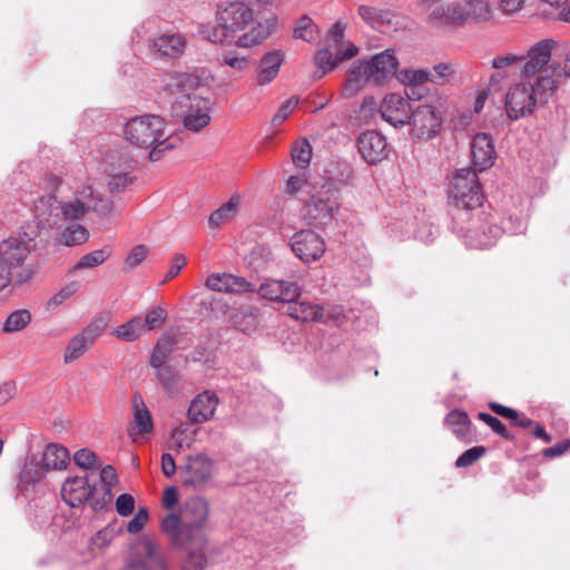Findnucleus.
Returning a JSON list of instances; mask_svg holds the SVG:
<instances>
[{
    "label": "nucleus",
    "instance_id": "f257e3e1",
    "mask_svg": "<svg viewBox=\"0 0 570 570\" xmlns=\"http://www.w3.org/2000/svg\"><path fill=\"white\" fill-rule=\"evenodd\" d=\"M216 27H203L200 35L213 43L232 42L235 35L250 27L248 32L238 36L235 43L249 48L259 45L269 35V27L254 21L253 10L243 2H230L219 9Z\"/></svg>",
    "mask_w": 570,
    "mask_h": 570
},
{
    "label": "nucleus",
    "instance_id": "f03ea898",
    "mask_svg": "<svg viewBox=\"0 0 570 570\" xmlns=\"http://www.w3.org/2000/svg\"><path fill=\"white\" fill-rule=\"evenodd\" d=\"M209 503L202 497L185 500L179 513H168L161 520V531L174 546L207 544Z\"/></svg>",
    "mask_w": 570,
    "mask_h": 570
},
{
    "label": "nucleus",
    "instance_id": "7ed1b4c3",
    "mask_svg": "<svg viewBox=\"0 0 570 570\" xmlns=\"http://www.w3.org/2000/svg\"><path fill=\"white\" fill-rule=\"evenodd\" d=\"M449 199L452 227L472 219L483 199L482 187L473 168H459L454 173L450 183Z\"/></svg>",
    "mask_w": 570,
    "mask_h": 570
},
{
    "label": "nucleus",
    "instance_id": "20e7f679",
    "mask_svg": "<svg viewBox=\"0 0 570 570\" xmlns=\"http://www.w3.org/2000/svg\"><path fill=\"white\" fill-rule=\"evenodd\" d=\"M165 129L166 124L161 117L147 114L125 122L124 138L138 147H151L149 159L158 161L165 150L173 148Z\"/></svg>",
    "mask_w": 570,
    "mask_h": 570
},
{
    "label": "nucleus",
    "instance_id": "39448f33",
    "mask_svg": "<svg viewBox=\"0 0 570 570\" xmlns=\"http://www.w3.org/2000/svg\"><path fill=\"white\" fill-rule=\"evenodd\" d=\"M37 229L26 225L13 236L0 243V259L14 272V284L22 285L30 282L37 274L32 265H26L28 256L36 247Z\"/></svg>",
    "mask_w": 570,
    "mask_h": 570
},
{
    "label": "nucleus",
    "instance_id": "423d86ee",
    "mask_svg": "<svg viewBox=\"0 0 570 570\" xmlns=\"http://www.w3.org/2000/svg\"><path fill=\"white\" fill-rule=\"evenodd\" d=\"M304 219L315 227L331 224L341 208V191L332 180L313 184L302 199Z\"/></svg>",
    "mask_w": 570,
    "mask_h": 570
},
{
    "label": "nucleus",
    "instance_id": "0eeeda50",
    "mask_svg": "<svg viewBox=\"0 0 570 570\" xmlns=\"http://www.w3.org/2000/svg\"><path fill=\"white\" fill-rule=\"evenodd\" d=\"M553 80L540 77L534 83L521 82L511 87L505 95V111L510 120H518L533 112L539 102H547Z\"/></svg>",
    "mask_w": 570,
    "mask_h": 570
},
{
    "label": "nucleus",
    "instance_id": "6e6552de",
    "mask_svg": "<svg viewBox=\"0 0 570 570\" xmlns=\"http://www.w3.org/2000/svg\"><path fill=\"white\" fill-rule=\"evenodd\" d=\"M491 10L485 0H463L434 7L429 22L438 28H460L470 21L488 20Z\"/></svg>",
    "mask_w": 570,
    "mask_h": 570
},
{
    "label": "nucleus",
    "instance_id": "1a4fd4ad",
    "mask_svg": "<svg viewBox=\"0 0 570 570\" xmlns=\"http://www.w3.org/2000/svg\"><path fill=\"white\" fill-rule=\"evenodd\" d=\"M112 209L114 203L95 193L91 186H83L77 189L70 198L60 200L61 222L78 220L89 212H95L99 216H109Z\"/></svg>",
    "mask_w": 570,
    "mask_h": 570
},
{
    "label": "nucleus",
    "instance_id": "9d476101",
    "mask_svg": "<svg viewBox=\"0 0 570 570\" xmlns=\"http://www.w3.org/2000/svg\"><path fill=\"white\" fill-rule=\"evenodd\" d=\"M210 100L197 94H181L173 102V112L186 129L199 131L210 121Z\"/></svg>",
    "mask_w": 570,
    "mask_h": 570
},
{
    "label": "nucleus",
    "instance_id": "9b49d317",
    "mask_svg": "<svg viewBox=\"0 0 570 570\" xmlns=\"http://www.w3.org/2000/svg\"><path fill=\"white\" fill-rule=\"evenodd\" d=\"M96 485V482L90 483L88 475L68 478L61 488L62 499L72 508L88 502L94 511L102 510L107 504V499L98 494Z\"/></svg>",
    "mask_w": 570,
    "mask_h": 570
},
{
    "label": "nucleus",
    "instance_id": "f8f14e48",
    "mask_svg": "<svg viewBox=\"0 0 570 570\" xmlns=\"http://www.w3.org/2000/svg\"><path fill=\"white\" fill-rule=\"evenodd\" d=\"M460 237L465 238V244L472 248L484 249L493 246L504 233L501 226L493 223H482L480 226L474 222V216L469 222L452 227Z\"/></svg>",
    "mask_w": 570,
    "mask_h": 570
},
{
    "label": "nucleus",
    "instance_id": "ddd939ff",
    "mask_svg": "<svg viewBox=\"0 0 570 570\" xmlns=\"http://www.w3.org/2000/svg\"><path fill=\"white\" fill-rule=\"evenodd\" d=\"M441 112L430 104H421L412 108L411 126L412 135L421 140L434 138L442 127Z\"/></svg>",
    "mask_w": 570,
    "mask_h": 570
},
{
    "label": "nucleus",
    "instance_id": "4468645a",
    "mask_svg": "<svg viewBox=\"0 0 570 570\" xmlns=\"http://www.w3.org/2000/svg\"><path fill=\"white\" fill-rule=\"evenodd\" d=\"M410 100H412V98H409L406 95L404 97L399 92L386 95L380 105L382 118L395 128H402L409 125L413 108Z\"/></svg>",
    "mask_w": 570,
    "mask_h": 570
},
{
    "label": "nucleus",
    "instance_id": "2eb2a0df",
    "mask_svg": "<svg viewBox=\"0 0 570 570\" xmlns=\"http://www.w3.org/2000/svg\"><path fill=\"white\" fill-rule=\"evenodd\" d=\"M107 323L104 317L92 320L79 334L75 335L66 350L65 362L71 363L88 351L102 334Z\"/></svg>",
    "mask_w": 570,
    "mask_h": 570
},
{
    "label": "nucleus",
    "instance_id": "dca6fc26",
    "mask_svg": "<svg viewBox=\"0 0 570 570\" xmlns=\"http://www.w3.org/2000/svg\"><path fill=\"white\" fill-rule=\"evenodd\" d=\"M35 224H31L39 234L40 228H60V200L51 195H42L33 200L31 207Z\"/></svg>",
    "mask_w": 570,
    "mask_h": 570
},
{
    "label": "nucleus",
    "instance_id": "f3484780",
    "mask_svg": "<svg viewBox=\"0 0 570 570\" xmlns=\"http://www.w3.org/2000/svg\"><path fill=\"white\" fill-rule=\"evenodd\" d=\"M291 247L295 256L305 263L320 259L325 252L323 238L312 229L296 232L291 238Z\"/></svg>",
    "mask_w": 570,
    "mask_h": 570
},
{
    "label": "nucleus",
    "instance_id": "a211bd4d",
    "mask_svg": "<svg viewBox=\"0 0 570 570\" xmlns=\"http://www.w3.org/2000/svg\"><path fill=\"white\" fill-rule=\"evenodd\" d=\"M357 148L368 165H375L387 157L386 138L376 130H365L357 139Z\"/></svg>",
    "mask_w": 570,
    "mask_h": 570
},
{
    "label": "nucleus",
    "instance_id": "6ab92c4d",
    "mask_svg": "<svg viewBox=\"0 0 570 570\" xmlns=\"http://www.w3.org/2000/svg\"><path fill=\"white\" fill-rule=\"evenodd\" d=\"M212 461L204 454L189 456L185 466H180L183 483L194 488L203 487L212 476Z\"/></svg>",
    "mask_w": 570,
    "mask_h": 570
},
{
    "label": "nucleus",
    "instance_id": "aec40b11",
    "mask_svg": "<svg viewBox=\"0 0 570 570\" xmlns=\"http://www.w3.org/2000/svg\"><path fill=\"white\" fill-rule=\"evenodd\" d=\"M153 430L154 423L148 407L140 396L135 395L132 400V421L127 429L129 438L134 442H138L140 438L149 435Z\"/></svg>",
    "mask_w": 570,
    "mask_h": 570
},
{
    "label": "nucleus",
    "instance_id": "412c9836",
    "mask_svg": "<svg viewBox=\"0 0 570 570\" xmlns=\"http://www.w3.org/2000/svg\"><path fill=\"white\" fill-rule=\"evenodd\" d=\"M554 46V41L552 39H544L537 42L528 50V55L522 65L521 72L525 77H531L542 70L544 66L551 59V50Z\"/></svg>",
    "mask_w": 570,
    "mask_h": 570
},
{
    "label": "nucleus",
    "instance_id": "4be33fe9",
    "mask_svg": "<svg viewBox=\"0 0 570 570\" xmlns=\"http://www.w3.org/2000/svg\"><path fill=\"white\" fill-rule=\"evenodd\" d=\"M218 404V396L214 392L205 391L198 394L188 407V420L195 424H202L212 420Z\"/></svg>",
    "mask_w": 570,
    "mask_h": 570
},
{
    "label": "nucleus",
    "instance_id": "5701e85b",
    "mask_svg": "<svg viewBox=\"0 0 570 570\" xmlns=\"http://www.w3.org/2000/svg\"><path fill=\"white\" fill-rule=\"evenodd\" d=\"M206 286L216 292L243 294L256 292V286L244 277L233 274H212L206 279Z\"/></svg>",
    "mask_w": 570,
    "mask_h": 570
},
{
    "label": "nucleus",
    "instance_id": "b1692460",
    "mask_svg": "<svg viewBox=\"0 0 570 570\" xmlns=\"http://www.w3.org/2000/svg\"><path fill=\"white\" fill-rule=\"evenodd\" d=\"M471 155L474 167L480 171L491 167L495 158V149L491 136L485 132L476 134L471 141Z\"/></svg>",
    "mask_w": 570,
    "mask_h": 570
},
{
    "label": "nucleus",
    "instance_id": "393cba45",
    "mask_svg": "<svg viewBox=\"0 0 570 570\" xmlns=\"http://www.w3.org/2000/svg\"><path fill=\"white\" fill-rule=\"evenodd\" d=\"M368 68L374 75V83L381 85L383 81L392 78L397 70L399 60L393 49L374 55L367 60Z\"/></svg>",
    "mask_w": 570,
    "mask_h": 570
},
{
    "label": "nucleus",
    "instance_id": "a878e982",
    "mask_svg": "<svg viewBox=\"0 0 570 570\" xmlns=\"http://www.w3.org/2000/svg\"><path fill=\"white\" fill-rule=\"evenodd\" d=\"M399 79L405 86V95L415 100L422 97L420 86L432 82V72L429 69L407 68L400 71Z\"/></svg>",
    "mask_w": 570,
    "mask_h": 570
},
{
    "label": "nucleus",
    "instance_id": "bb28decb",
    "mask_svg": "<svg viewBox=\"0 0 570 570\" xmlns=\"http://www.w3.org/2000/svg\"><path fill=\"white\" fill-rule=\"evenodd\" d=\"M151 47L161 57L178 58L185 50L186 38L179 32L163 33L154 39Z\"/></svg>",
    "mask_w": 570,
    "mask_h": 570
},
{
    "label": "nucleus",
    "instance_id": "cd10ccee",
    "mask_svg": "<svg viewBox=\"0 0 570 570\" xmlns=\"http://www.w3.org/2000/svg\"><path fill=\"white\" fill-rule=\"evenodd\" d=\"M283 52L274 50L267 52L261 60L257 83L265 86L276 78L283 63Z\"/></svg>",
    "mask_w": 570,
    "mask_h": 570
},
{
    "label": "nucleus",
    "instance_id": "c85d7f7f",
    "mask_svg": "<svg viewBox=\"0 0 570 570\" xmlns=\"http://www.w3.org/2000/svg\"><path fill=\"white\" fill-rule=\"evenodd\" d=\"M444 423L459 440L463 442L471 441L470 430L472 423L466 412L453 410L445 416Z\"/></svg>",
    "mask_w": 570,
    "mask_h": 570
},
{
    "label": "nucleus",
    "instance_id": "c756f323",
    "mask_svg": "<svg viewBox=\"0 0 570 570\" xmlns=\"http://www.w3.org/2000/svg\"><path fill=\"white\" fill-rule=\"evenodd\" d=\"M40 461L48 471L62 470L69 461V451L60 444L50 443L46 446Z\"/></svg>",
    "mask_w": 570,
    "mask_h": 570
},
{
    "label": "nucleus",
    "instance_id": "7c9ffc66",
    "mask_svg": "<svg viewBox=\"0 0 570 570\" xmlns=\"http://www.w3.org/2000/svg\"><path fill=\"white\" fill-rule=\"evenodd\" d=\"M287 314L291 317L303 322H321L323 316V307L318 304H314L304 299H296L292 305H288Z\"/></svg>",
    "mask_w": 570,
    "mask_h": 570
},
{
    "label": "nucleus",
    "instance_id": "2f4dec72",
    "mask_svg": "<svg viewBox=\"0 0 570 570\" xmlns=\"http://www.w3.org/2000/svg\"><path fill=\"white\" fill-rule=\"evenodd\" d=\"M370 81L374 82V75L368 68L367 60L354 61L348 71L346 89L357 91Z\"/></svg>",
    "mask_w": 570,
    "mask_h": 570
},
{
    "label": "nucleus",
    "instance_id": "473e14b6",
    "mask_svg": "<svg viewBox=\"0 0 570 570\" xmlns=\"http://www.w3.org/2000/svg\"><path fill=\"white\" fill-rule=\"evenodd\" d=\"M105 165L106 174H118L119 171H126L127 175H131L136 161L126 153L122 154L118 150H109L105 157Z\"/></svg>",
    "mask_w": 570,
    "mask_h": 570
},
{
    "label": "nucleus",
    "instance_id": "72a5a7b5",
    "mask_svg": "<svg viewBox=\"0 0 570 570\" xmlns=\"http://www.w3.org/2000/svg\"><path fill=\"white\" fill-rule=\"evenodd\" d=\"M380 17L381 20L379 21L376 30L382 33H391L407 29L411 23L407 17L387 9H384L383 14Z\"/></svg>",
    "mask_w": 570,
    "mask_h": 570
},
{
    "label": "nucleus",
    "instance_id": "f704fd0d",
    "mask_svg": "<svg viewBox=\"0 0 570 570\" xmlns=\"http://www.w3.org/2000/svg\"><path fill=\"white\" fill-rule=\"evenodd\" d=\"M176 340L174 336L160 337L150 355V365L154 368H159L168 361L170 354L174 352Z\"/></svg>",
    "mask_w": 570,
    "mask_h": 570
},
{
    "label": "nucleus",
    "instance_id": "c9c22d12",
    "mask_svg": "<svg viewBox=\"0 0 570 570\" xmlns=\"http://www.w3.org/2000/svg\"><path fill=\"white\" fill-rule=\"evenodd\" d=\"M142 331V317L137 315L131 317L128 322L115 327L111 334L120 341L134 342L141 335Z\"/></svg>",
    "mask_w": 570,
    "mask_h": 570
},
{
    "label": "nucleus",
    "instance_id": "e433bc0d",
    "mask_svg": "<svg viewBox=\"0 0 570 570\" xmlns=\"http://www.w3.org/2000/svg\"><path fill=\"white\" fill-rule=\"evenodd\" d=\"M238 204H239L238 196L230 197L228 199V202L223 204L219 208H217L216 210H214L210 214V216L208 218L209 226L212 228H218L226 222L230 220L234 217V215L236 214Z\"/></svg>",
    "mask_w": 570,
    "mask_h": 570
},
{
    "label": "nucleus",
    "instance_id": "4c0bfd02",
    "mask_svg": "<svg viewBox=\"0 0 570 570\" xmlns=\"http://www.w3.org/2000/svg\"><path fill=\"white\" fill-rule=\"evenodd\" d=\"M187 552L184 561V570H204L207 563L205 556L206 544L197 546H177Z\"/></svg>",
    "mask_w": 570,
    "mask_h": 570
},
{
    "label": "nucleus",
    "instance_id": "58836bf2",
    "mask_svg": "<svg viewBox=\"0 0 570 570\" xmlns=\"http://www.w3.org/2000/svg\"><path fill=\"white\" fill-rule=\"evenodd\" d=\"M291 155L293 164L298 168L305 169L312 159V145L306 138L299 139L294 142Z\"/></svg>",
    "mask_w": 570,
    "mask_h": 570
},
{
    "label": "nucleus",
    "instance_id": "ea45409f",
    "mask_svg": "<svg viewBox=\"0 0 570 570\" xmlns=\"http://www.w3.org/2000/svg\"><path fill=\"white\" fill-rule=\"evenodd\" d=\"M89 238V230L79 224L67 226L61 233V243L71 247L86 243Z\"/></svg>",
    "mask_w": 570,
    "mask_h": 570
},
{
    "label": "nucleus",
    "instance_id": "a19ab883",
    "mask_svg": "<svg viewBox=\"0 0 570 570\" xmlns=\"http://www.w3.org/2000/svg\"><path fill=\"white\" fill-rule=\"evenodd\" d=\"M31 322V313L28 309H17L8 315L3 325V333L22 331Z\"/></svg>",
    "mask_w": 570,
    "mask_h": 570
},
{
    "label": "nucleus",
    "instance_id": "79ce46f5",
    "mask_svg": "<svg viewBox=\"0 0 570 570\" xmlns=\"http://www.w3.org/2000/svg\"><path fill=\"white\" fill-rule=\"evenodd\" d=\"M47 471L48 470L43 468L41 461L31 459L24 463L20 472V480L23 483L36 484L43 478Z\"/></svg>",
    "mask_w": 570,
    "mask_h": 570
},
{
    "label": "nucleus",
    "instance_id": "37998d69",
    "mask_svg": "<svg viewBox=\"0 0 570 570\" xmlns=\"http://www.w3.org/2000/svg\"><path fill=\"white\" fill-rule=\"evenodd\" d=\"M110 256L105 248L92 250L83 255L73 266L75 269L94 268L104 264Z\"/></svg>",
    "mask_w": 570,
    "mask_h": 570
},
{
    "label": "nucleus",
    "instance_id": "c03bdc74",
    "mask_svg": "<svg viewBox=\"0 0 570 570\" xmlns=\"http://www.w3.org/2000/svg\"><path fill=\"white\" fill-rule=\"evenodd\" d=\"M323 307V316L321 322L323 323H332L336 326H341L345 322L350 320L345 308L341 305H325Z\"/></svg>",
    "mask_w": 570,
    "mask_h": 570
},
{
    "label": "nucleus",
    "instance_id": "a18cd8bd",
    "mask_svg": "<svg viewBox=\"0 0 570 570\" xmlns=\"http://www.w3.org/2000/svg\"><path fill=\"white\" fill-rule=\"evenodd\" d=\"M317 27L313 22V20L308 16H303L298 19L296 27L294 29V37L297 39H302L306 42H311L314 40V33Z\"/></svg>",
    "mask_w": 570,
    "mask_h": 570
},
{
    "label": "nucleus",
    "instance_id": "49530a36",
    "mask_svg": "<svg viewBox=\"0 0 570 570\" xmlns=\"http://www.w3.org/2000/svg\"><path fill=\"white\" fill-rule=\"evenodd\" d=\"M168 313L161 306H155L147 311L145 318L142 320L144 328L151 331L160 327L167 320Z\"/></svg>",
    "mask_w": 570,
    "mask_h": 570
},
{
    "label": "nucleus",
    "instance_id": "de8ad7c7",
    "mask_svg": "<svg viewBox=\"0 0 570 570\" xmlns=\"http://www.w3.org/2000/svg\"><path fill=\"white\" fill-rule=\"evenodd\" d=\"M479 420L483 421L495 434L500 435L502 439L511 441L514 439L513 434L510 433L507 426L495 416L480 412L478 414Z\"/></svg>",
    "mask_w": 570,
    "mask_h": 570
},
{
    "label": "nucleus",
    "instance_id": "09e8293b",
    "mask_svg": "<svg viewBox=\"0 0 570 570\" xmlns=\"http://www.w3.org/2000/svg\"><path fill=\"white\" fill-rule=\"evenodd\" d=\"M341 61L337 60V53L333 55L327 48L320 49L315 55L316 66L323 70V73L332 71Z\"/></svg>",
    "mask_w": 570,
    "mask_h": 570
},
{
    "label": "nucleus",
    "instance_id": "8fccbe9b",
    "mask_svg": "<svg viewBox=\"0 0 570 570\" xmlns=\"http://www.w3.org/2000/svg\"><path fill=\"white\" fill-rule=\"evenodd\" d=\"M384 9L361 4L357 8L358 16L361 19L371 28H377L379 21L381 20V14H383Z\"/></svg>",
    "mask_w": 570,
    "mask_h": 570
},
{
    "label": "nucleus",
    "instance_id": "3c124183",
    "mask_svg": "<svg viewBox=\"0 0 570 570\" xmlns=\"http://www.w3.org/2000/svg\"><path fill=\"white\" fill-rule=\"evenodd\" d=\"M279 302L292 305L301 297V287L295 282L281 279Z\"/></svg>",
    "mask_w": 570,
    "mask_h": 570
},
{
    "label": "nucleus",
    "instance_id": "603ef678",
    "mask_svg": "<svg viewBox=\"0 0 570 570\" xmlns=\"http://www.w3.org/2000/svg\"><path fill=\"white\" fill-rule=\"evenodd\" d=\"M487 449L482 445L470 448L464 451L455 461L456 468H466L472 465L475 461L483 456Z\"/></svg>",
    "mask_w": 570,
    "mask_h": 570
},
{
    "label": "nucleus",
    "instance_id": "864d4df0",
    "mask_svg": "<svg viewBox=\"0 0 570 570\" xmlns=\"http://www.w3.org/2000/svg\"><path fill=\"white\" fill-rule=\"evenodd\" d=\"M432 82L435 85H444L455 75L454 67L449 62H441L433 67Z\"/></svg>",
    "mask_w": 570,
    "mask_h": 570
},
{
    "label": "nucleus",
    "instance_id": "5fc2aeb1",
    "mask_svg": "<svg viewBox=\"0 0 570 570\" xmlns=\"http://www.w3.org/2000/svg\"><path fill=\"white\" fill-rule=\"evenodd\" d=\"M502 229L510 235L522 234L527 228L525 220L519 215H509L502 219Z\"/></svg>",
    "mask_w": 570,
    "mask_h": 570
},
{
    "label": "nucleus",
    "instance_id": "6e6d98bb",
    "mask_svg": "<svg viewBox=\"0 0 570 570\" xmlns=\"http://www.w3.org/2000/svg\"><path fill=\"white\" fill-rule=\"evenodd\" d=\"M147 253L148 250L145 245H136L125 259L124 271H131L139 266L146 258Z\"/></svg>",
    "mask_w": 570,
    "mask_h": 570
},
{
    "label": "nucleus",
    "instance_id": "4d7b16f0",
    "mask_svg": "<svg viewBox=\"0 0 570 570\" xmlns=\"http://www.w3.org/2000/svg\"><path fill=\"white\" fill-rule=\"evenodd\" d=\"M298 104V99L296 97H291L287 100H285L279 108L277 109L276 114L274 115L272 119L273 126H278L283 124L289 115L294 111Z\"/></svg>",
    "mask_w": 570,
    "mask_h": 570
},
{
    "label": "nucleus",
    "instance_id": "13d9d810",
    "mask_svg": "<svg viewBox=\"0 0 570 570\" xmlns=\"http://www.w3.org/2000/svg\"><path fill=\"white\" fill-rule=\"evenodd\" d=\"M108 176V188L111 193H119L124 190L129 184L132 183V176L127 175L126 171H119L118 174H107Z\"/></svg>",
    "mask_w": 570,
    "mask_h": 570
},
{
    "label": "nucleus",
    "instance_id": "bf43d9fd",
    "mask_svg": "<svg viewBox=\"0 0 570 570\" xmlns=\"http://www.w3.org/2000/svg\"><path fill=\"white\" fill-rule=\"evenodd\" d=\"M279 288L281 279H268L261 284L257 292L265 299L279 302Z\"/></svg>",
    "mask_w": 570,
    "mask_h": 570
},
{
    "label": "nucleus",
    "instance_id": "052dcab7",
    "mask_svg": "<svg viewBox=\"0 0 570 570\" xmlns=\"http://www.w3.org/2000/svg\"><path fill=\"white\" fill-rule=\"evenodd\" d=\"M100 481L102 483V495L107 501L111 497V487L117 482V474L111 465H107L100 471Z\"/></svg>",
    "mask_w": 570,
    "mask_h": 570
},
{
    "label": "nucleus",
    "instance_id": "680f3d73",
    "mask_svg": "<svg viewBox=\"0 0 570 570\" xmlns=\"http://www.w3.org/2000/svg\"><path fill=\"white\" fill-rule=\"evenodd\" d=\"M525 60V56L523 55H514V53H505L501 56H497L492 59V67L494 69H503Z\"/></svg>",
    "mask_w": 570,
    "mask_h": 570
},
{
    "label": "nucleus",
    "instance_id": "e2e57ef3",
    "mask_svg": "<svg viewBox=\"0 0 570 570\" xmlns=\"http://www.w3.org/2000/svg\"><path fill=\"white\" fill-rule=\"evenodd\" d=\"M97 456L96 454L88 450V449H81L77 451L73 455L75 463L81 468V469H91L96 464Z\"/></svg>",
    "mask_w": 570,
    "mask_h": 570
},
{
    "label": "nucleus",
    "instance_id": "0e129e2a",
    "mask_svg": "<svg viewBox=\"0 0 570 570\" xmlns=\"http://www.w3.org/2000/svg\"><path fill=\"white\" fill-rule=\"evenodd\" d=\"M148 521V510L140 508L135 517L128 522L127 531L131 534L139 533Z\"/></svg>",
    "mask_w": 570,
    "mask_h": 570
},
{
    "label": "nucleus",
    "instance_id": "69168bd1",
    "mask_svg": "<svg viewBox=\"0 0 570 570\" xmlns=\"http://www.w3.org/2000/svg\"><path fill=\"white\" fill-rule=\"evenodd\" d=\"M116 510L119 515L128 517L135 510V499L129 493L120 494L116 500Z\"/></svg>",
    "mask_w": 570,
    "mask_h": 570
},
{
    "label": "nucleus",
    "instance_id": "338daca9",
    "mask_svg": "<svg viewBox=\"0 0 570 570\" xmlns=\"http://www.w3.org/2000/svg\"><path fill=\"white\" fill-rule=\"evenodd\" d=\"M313 184H308L303 177L301 176H291L287 180L286 187L287 191L292 195H296L299 191H303L307 195V190Z\"/></svg>",
    "mask_w": 570,
    "mask_h": 570
},
{
    "label": "nucleus",
    "instance_id": "774afa93",
    "mask_svg": "<svg viewBox=\"0 0 570 570\" xmlns=\"http://www.w3.org/2000/svg\"><path fill=\"white\" fill-rule=\"evenodd\" d=\"M188 430L187 424L181 423L176 426L171 431V441L177 449H183L184 446H189L190 439L186 438V432Z\"/></svg>",
    "mask_w": 570,
    "mask_h": 570
}]
</instances>
